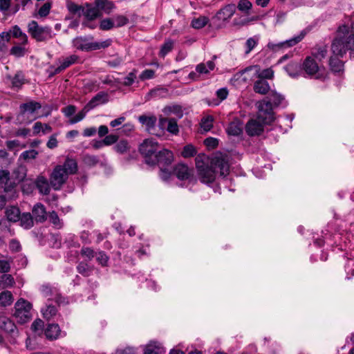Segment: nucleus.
Here are the masks:
<instances>
[{"label":"nucleus","instance_id":"obj_21","mask_svg":"<svg viewBox=\"0 0 354 354\" xmlns=\"http://www.w3.org/2000/svg\"><path fill=\"white\" fill-rule=\"evenodd\" d=\"M41 292L46 297H49V300L55 299L59 302L60 296L55 288H52L49 284H44L40 288Z\"/></svg>","mask_w":354,"mask_h":354},{"label":"nucleus","instance_id":"obj_24","mask_svg":"<svg viewBox=\"0 0 354 354\" xmlns=\"http://www.w3.org/2000/svg\"><path fill=\"white\" fill-rule=\"evenodd\" d=\"M78 59L79 57L76 55H72L69 57H66L61 63V64L58 67L55 68L53 71V75L60 73L62 71H63L72 64H74L75 63L77 62Z\"/></svg>","mask_w":354,"mask_h":354},{"label":"nucleus","instance_id":"obj_23","mask_svg":"<svg viewBox=\"0 0 354 354\" xmlns=\"http://www.w3.org/2000/svg\"><path fill=\"white\" fill-rule=\"evenodd\" d=\"M95 5L98 8L100 12L102 14H110L115 9V6L113 1L109 0H95Z\"/></svg>","mask_w":354,"mask_h":354},{"label":"nucleus","instance_id":"obj_47","mask_svg":"<svg viewBox=\"0 0 354 354\" xmlns=\"http://www.w3.org/2000/svg\"><path fill=\"white\" fill-rule=\"evenodd\" d=\"M208 21L207 17L201 16L192 20V26L195 29H200L203 28L207 24Z\"/></svg>","mask_w":354,"mask_h":354},{"label":"nucleus","instance_id":"obj_62","mask_svg":"<svg viewBox=\"0 0 354 354\" xmlns=\"http://www.w3.org/2000/svg\"><path fill=\"white\" fill-rule=\"evenodd\" d=\"M155 75V71L152 69H146L142 72L140 75L139 78L144 81L146 80H150L153 78Z\"/></svg>","mask_w":354,"mask_h":354},{"label":"nucleus","instance_id":"obj_12","mask_svg":"<svg viewBox=\"0 0 354 354\" xmlns=\"http://www.w3.org/2000/svg\"><path fill=\"white\" fill-rule=\"evenodd\" d=\"M158 149V142L153 139H146L140 145L139 150L145 158V162L148 165L149 159H152L157 153Z\"/></svg>","mask_w":354,"mask_h":354},{"label":"nucleus","instance_id":"obj_36","mask_svg":"<svg viewBox=\"0 0 354 354\" xmlns=\"http://www.w3.org/2000/svg\"><path fill=\"white\" fill-rule=\"evenodd\" d=\"M77 270L80 274L83 275L84 277H88L91 274L93 270V267L89 266L85 261H81L78 263L77 266Z\"/></svg>","mask_w":354,"mask_h":354},{"label":"nucleus","instance_id":"obj_58","mask_svg":"<svg viewBox=\"0 0 354 354\" xmlns=\"http://www.w3.org/2000/svg\"><path fill=\"white\" fill-rule=\"evenodd\" d=\"M25 52V48L21 46H15L10 49V54L17 57H23Z\"/></svg>","mask_w":354,"mask_h":354},{"label":"nucleus","instance_id":"obj_10","mask_svg":"<svg viewBox=\"0 0 354 354\" xmlns=\"http://www.w3.org/2000/svg\"><path fill=\"white\" fill-rule=\"evenodd\" d=\"M196 166L198 170V178L201 183L210 184L214 181L216 178V171L212 167L205 164L197 158L196 160Z\"/></svg>","mask_w":354,"mask_h":354},{"label":"nucleus","instance_id":"obj_4","mask_svg":"<svg viewBox=\"0 0 354 354\" xmlns=\"http://www.w3.org/2000/svg\"><path fill=\"white\" fill-rule=\"evenodd\" d=\"M354 50V33L338 35L333 40L331 50L336 56L342 57L347 50Z\"/></svg>","mask_w":354,"mask_h":354},{"label":"nucleus","instance_id":"obj_57","mask_svg":"<svg viewBox=\"0 0 354 354\" xmlns=\"http://www.w3.org/2000/svg\"><path fill=\"white\" fill-rule=\"evenodd\" d=\"M24 83V78L22 74L17 73L12 80V87L19 88Z\"/></svg>","mask_w":354,"mask_h":354},{"label":"nucleus","instance_id":"obj_52","mask_svg":"<svg viewBox=\"0 0 354 354\" xmlns=\"http://www.w3.org/2000/svg\"><path fill=\"white\" fill-rule=\"evenodd\" d=\"M115 26L114 21L110 18L102 19L100 24V28L102 30H109Z\"/></svg>","mask_w":354,"mask_h":354},{"label":"nucleus","instance_id":"obj_2","mask_svg":"<svg viewBox=\"0 0 354 354\" xmlns=\"http://www.w3.org/2000/svg\"><path fill=\"white\" fill-rule=\"evenodd\" d=\"M77 171V163L72 158H66L63 165H57L50 176V186L55 190H59L66 183L71 174H74Z\"/></svg>","mask_w":354,"mask_h":354},{"label":"nucleus","instance_id":"obj_15","mask_svg":"<svg viewBox=\"0 0 354 354\" xmlns=\"http://www.w3.org/2000/svg\"><path fill=\"white\" fill-rule=\"evenodd\" d=\"M0 329L12 335L17 333V328L15 323L4 315L0 316Z\"/></svg>","mask_w":354,"mask_h":354},{"label":"nucleus","instance_id":"obj_27","mask_svg":"<svg viewBox=\"0 0 354 354\" xmlns=\"http://www.w3.org/2000/svg\"><path fill=\"white\" fill-rule=\"evenodd\" d=\"M107 101V94L104 92H100L89 101L87 107L92 109L100 104L106 103Z\"/></svg>","mask_w":354,"mask_h":354},{"label":"nucleus","instance_id":"obj_39","mask_svg":"<svg viewBox=\"0 0 354 354\" xmlns=\"http://www.w3.org/2000/svg\"><path fill=\"white\" fill-rule=\"evenodd\" d=\"M66 6L71 14L80 17L83 13L84 6H79L71 1H67Z\"/></svg>","mask_w":354,"mask_h":354},{"label":"nucleus","instance_id":"obj_14","mask_svg":"<svg viewBox=\"0 0 354 354\" xmlns=\"http://www.w3.org/2000/svg\"><path fill=\"white\" fill-rule=\"evenodd\" d=\"M174 174L181 180H189L193 176V170L185 164H178L174 169Z\"/></svg>","mask_w":354,"mask_h":354},{"label":"nucleus","instance_id":"obj_3","mask_svg":"<svg viewBox=\"0 0 354 354\" xmlns=\"http://www.w3.org/2000/svg\"><path fill=\"white\" fill-rule=\"evenodd\" d=\"M41 108V104L34 100H29L20 104L17 120L20 123L30 124L40 116L37 111Z\"/></svg>","mask_w":354,"mask_h":354},{"label":"nucleus","instance_id":"obj_22","mask_svg":"<svg viewBox=\"0 0 354 354\" xmlns=\"http://www.w3.org/2000/svg\"><path fill=\"white\" fill-rule=\"evenodd\" d=\"M61 330L58 324H49L44 330L46 338L49 340L57 339L61 335Z\"/></svg>","mask_w":354,"mask_h":354},{"label":"nucleus","instance_id":"obj_18","mask_svg":"<svg viewBox=\"0 0 354 354\" xmlns=\"http://www.w3.org/2000/svg\"><path fill=\"white\" fill-rule=\"evenodd\" d=\"M82 15L89 21L102 17V13L99 12L98 8L95 5V3L93 4L86 3L85 6H84Z\"/></svg>","mask_w":354,"mask_h":354},{"label":"nucleus","instance_id":"obj_43","mask_svg":"<svg viewBox=\"0 0 354 354\" xmlns=\"http://www.w3.org/2000/svg\"><path fill=\"white\" fill-rule=\"evenodd\" d=\"M49 221L53 224V227L56 229H60L63 227V222L59 219L57 212L53 211L48 214Z\"/></svg>","mask_w":354,"mask_h":354},{"label":"nucleus","instance_id":"obj_53","mask_svg":"<svg viewBox=\"0 0 354 354\" xmlns=\"http://www.w3.org/2000/svg\"><path fill=\"white\" fill-rule=\"evenodd\" d=\"M12 35L15 37L19 38L23 44H26L28 41L27 35L24 33L17 26H15L13 28Z\"/></svg>","mask_w":354,"mask_h":354},{"label":"nucleus","instance_id":"obj_32","mask_svg":"<svg viewBox=\"0 0 354 354\" xmlns=\"http://www.w3.org/2000/svg\"><path fill=\"white\" fill-rule=\"evenodd\" d=\"M20 225L24 229H30L33 226V218L30 213H24L19 216Z\"/></svg>","mask_w":354,"mask_h":354},{"label":"nucleus","instance_id":"obj_48","mask_svg":"<svg viewBox=\"0 0 354 354\" xmlns=\"http://www.w3.org/2000/svg\"><path fill=\"white\" fill-rule=\"evenodd\" d=\"M84 163L88 167H94L100 162L97 156L86 154L83 157Z\"/></svg>","mask_w":354,"mask_h":354},{"label":"nucleus","instance_id":"obj_37","mask_svg":"<svg viewBox=\"0 0 354 354\" xmlns=\"http://www.w3.org/2000/svg\"><path fill=\"white\" fill-rule=\"evenodd\" d=\"M215 64L213 61H208L206 64H199L196 67V71L200 74H207L210 71L214 70Z\"/></svg>","mask_w":354,"mask_h":354},{"label":"nucleus","instance_id":"obj_13","mask_svg":"<svg viewBox=\"0 0 354 354\" xmlns=\"http://www.w3.org/2000/svg\"><path fill=\"white\" fill-rule=\"evenodd\" d=\"M267 124L258 118L250 120L245 125V131L250 136H259L263 131V125Z\"/></svg>","mask_w":354,"mask_h":354},{"label":"nucleus","instance_id":"obj_29","mask_svg":"<svg viewBox=\"0 0 354 354\" xmlns=\"http://www.w3.org/2000/svg\"><path fill=\"white\" fill-rule=\"evenodd\" d=\"M285 71L291 77H297L302 72L301 66L295 62H291L284 67Z\"/></svg>","mask_w":354,"mask_h":354},{"label":"nucleus","instance_id":"obj_9","mask_svg":"<svg viewBox=\"0 0 354 354\" xmlns=\"http://www.w3.org/2000/svg\"><path fill=\"white\" fill-rule=\"evenodd\" d=\"M235 4L230 3L221 8L212 18V24L217 29L224 28L236 12Z\"/></svg>","mask_w":354,"mask_h":354},{"label":"nucleus","instance_id":"obj_41","mask_svg":"<svg viewBox=\"0 0 354 354\" xmlns=\"http://www.w3.org/2000/svg\"><path fill=\"white\" fill-rule=\"evenodd\" d=\"M304 35L303 34H301L297 37H295L290 39L278 44L277 46L279 48H288L290 46H293L296 45L297 43H299L304 38Z\"/></svg>","mask_w":354,"mask_h":354},{"label":"nucleus","instance_id":"obj_44","mask_svg":"<svg viewBox=\"0 0 354 354\" xmlns=\"http://www.w3.org/2000/svg\"><path fill=\"white\" fill-rule=\"evenodd\" d=\"M15 284L14 278L10 274H3L0 276V286L3 288L11 287Z\"/></svg>","mask_w":354,"mask_h":354},{"label":"nucleus","instance_id":"obj_25","mask_svg":"<svg viewBox=\"0 0 354 354\" xmlns=\"http://www.w3.org/2000/svg\"><path fill=\"white\" fill-rule=\"evenodd\" d=\"M226 131L230 136H239L243 131V124L240 120L235 119L229 124Z\"/></svg>","mask_w":354,"mask_h":354},{"label":"nucleus","instance_id":"obj_40","mask_svg":"<svg viewBox=\"0 0 354 354\" xmlns=\"http://www.w3.org/2000/svg\"><path fill=\"white\" fill-rule=\"evenodd\" d=\"M329 65L334 73H340L343 71L344 63L337 57H330Z\"/></svg>","mask_w":354,"mask_h":354},{"label":"nucleus","instance_id":"obj_59","mask_svg":"<svg viewBox=\"0 0 354 354\" xmlns=\"http://www.w3.org/2000/svg\"><path fill=\"white\" fill-rule=\"evenodd\" d=\"M43 327L44 322L39 319L35 320L31 325L32 330L37 333H40L43 330Z\"/></svg>","mask_w":354,"mask_h":354},{"label":"nucleus","instance_id":"obj_55","mask_svg":"<svg viewBox=\"0 0 354 354\" xmlns=\"http://www.w3.org/2000/svg\"><path fill=\"white\" fill-rule=\"evenodd\" d=\"M96 260L102 266H106L109 261V257L102 251L96 253Z\"/></svg>","mask_w":354,"mask_h":354},{"label":"nucleus","instance_id":"obj_30","mask_svg":"<svg viewBox=\"0 0 354 354\" xmlns=\"http://www.w3.org/2000/svg\"><path fill=\"white\" fill-rule=\"evenodd\" d=\"M164 348L160 344L154 342L149 344L145 348L144 354H164Z\"/></svg>","mask_w":354,"mask_h":354},{"label":"nucleus","instance_id":"obj_51","mask_svg":"<svg viewBox=\"0 0 354 354\" xmlns=\"http://www.w3.org/2000/svg\"><path fill=\"white\" fill-rule=\"evenodd\" d=\"M96 253L93 248L89 247H82L80 250L81 255L87 258L89 261L96 255Z\"/></svg>","mask_w":354,"mask_h":354},{"label":"nucleus","instance_id":"obj_20","mask_svg":"<svg viewBox=\"0 0 354 354\" xmlns=\"http://www.w3.org/2000/svg\"><path fill=\"white\" fill-rule=\"evenodd\" d=\"M32 212V216L37 223H43L47 219L46 208L40 203L34 205Z\"/></svg>","mask_w":354,"mask_h":354},{"label":"nucleus","instance_id":"obj_46","mask_svg":"<svg viewBox=\"0 0 354 354\" xmlns=\"http://www.w3.org/2000/svg\"><path fill=\"white\" fill-rule=\"evenodd\" d=\"M10 39V34L2 32L0 34V53H5L7 50V44Z\"/></svg>","mask_w":354,"mask_h":354},{"label":"nucleus","instance_id":"obj_35","mask_svg":"<svg viewBox=\"0 0 354 354\" xmlns=\"http://www.w3.org/2000/svg\"><path fill=\"white\" fill-rule=\"evenodd\" d=\"M44 317L48 320L53 319L57 315V309L56 306L51 304H46V308L41 310Z\"/></svg>","mask_w":354,"mask_h":354},{"label":"nucleus","instance_id":"obj_19","mask_svg":"<svg viewBox=\"0 0 354 354\" xmlns=\"http://www.w3.org/2000/svg\"><path fill=\"white\" fill-rule=\"evenodd\" d=\"M0 187L5 192H11L14 188V183L10 179V172L7 170H0Z\"/></svg>","mask_w":354,"mask_h":354},{"label":"nucleus","instance_id":"obj_26","mask_svg":"<svg viewBox=\"0 0 354 354\" xmlns=\"http://www.w3.org/2000/svg\"><path fill=\"white\" fill-rule=\"evenodd\" d=\"M253 89L254 91L257 93L266 95L270 90V86L267 80L259 79L254 82Z\"/></svg>","mask_w":354,"mask_h":354},{"label":"nucleus","instance_id":"obj_54","mask_svg":"<svg viewBox=\"0 0 354 354\" xmlns=\"http://www.w3.org/2000/svg\"><path fill=\"white\" fill-rule=\"evenodd\" d=\"M167 130L169 133L174 134V135H176L178 133L179 129H178V126L177 124V122H176V119L169 118L168 125L167 127Z\"/></svg>","mask_w":354,"mask_h":354},{"label":"nucleus","instance_id":"obj_60","mask_svg":"<svg viewBox=\"0 0 354 354\" xmlns=\"http://www.w3.org/2000/svg\"><path fill=\"white\" fill-rule=\"evenodd\" d=\"M115 22V27H122L129 23V19L124 15H116L114 18Z\"/></svg>","mask_w":354,"mask_h":354},{"label":"nucleus","instance_id":"obj_63","mask_svg":"<svg viewBox=\"0 0 354 354\" xmlns=\"http://www.w3.org/2000/svg\"><path fill=\"white\" fill-rule=\"evenodd\" d=\"M38 155V152L35 149H30L24 151L21 157L24 160L34 159Z\"/></svg>","mask_w":354,"mask_h":354},{"label":"nucleus","instance_id":"obj_6","mask_svg":"<svg viewBox=\"0 0 354 354\" xmlns=\"http://www.w3.org/2000/svg\"><path fill=\"white\" fill-rule=\"evenodd\" d=\"M112 44V39H107L102 41H89L87 37H78L73 40V46L83 51H92L106 48Z\"/></svg>","mask_w":354,"mask_h":354},{"label":"nucleus","instance_id":"obj_61","mask_svg":"<svg viewBox=\"0 0 354 354\" xmlns=\"http://www.w3.org/2000/svg\"><path fill=\"white\" fill-rule=\"evenodd\" d=\"M204 144L208 149H213L218 146V140L215 138L209 137L204 140Z\"/></svg>","mask_w":354,"mask_h":354},{"label":"nucleus","instance_id":"obj_49","mask_svg":"<svg viewBox=\"0 0 354 354\" xmlns=\"http://www.w3.org/2000/svg\"><path fill=\"white\" fill-rule=\"evenodd\" d=\"M237 8L239 10L245 13L246 15H248L249 11L252 8V3L248 0H240L238 3Z\"/></svg>","mask_w":354,"mask_h":354},{"label":"nucleus","instance_id":"obj_38","mask_svg":"<svg viewBox=\"0 0 354 354\" xmlns=\"http://www.w3.org/2000/svg\"><path fill=\"white\" fill-rule=\"evenodd\" d=\"M174 41L171 39H167L164 44L162 45L160 50L159 52V56L165 57L174 48Z\"/></svg>","mask_w":354,"mask_h":354},{"label":"nucleus","instance_id":"obj_7","mask_svg":"<svg viewBox=\"0 0 354 354\" xmlns=\"http://www.w3.org/2000/svg\"><path fill=\"white\" fill-rule=\"evenodd\" d=\"M32 304L24 299H19L15 304L14 317L19 324H23L32 319Z\"/></svg>","mask_w":354,"mask_h":354},{"label":"nucleus","instance_id":"obj_8","mask_svg":"<svg viewBox=\"0 0 354 354\" xmlns=\"http://www.w3.org/2000/svg\"><path fill=\"white\" fill-rule=\"evenodd\" d=\"M28 31L37 41H46L52 39L54 34L49 26H40L35 21H31L28 25Z\"/></svg>","mask_w":354,"mask_h":354},{"label":"nucleus","instance_id":"obj_64","mask_svg":"<svg viewBox=\"0 0 354 354\" xmlns=\"http://www.w3.org/2000/svg\"><path fill=\"white\" fill-rule=\"evenodd\" d=\"M136 78V71H133L129 73L124 78L123 81V84L125 86H131L135 81Z\"/></svg>","mask_w":354,"mask_h":354},{"label":"nucleus","instance_id":"obj_56","mask_svg":"<svg viewBox=\"0 0 354 354\" xmlns=\"http://www.w3.org/2000/svg\"><path fill=\"white\" fill-rule=\"evenodd\" d=\"M181 153L184 158H189L193 157L196 153V151L192 145H188L184 147Z\"/></svg>","mask_w":354,"mask_h":354},{"label":"nucleus","instance_id":"obj_34","mask_svg":"<svg viewBox=\"0 0 354 354\" xmlns=\"http://www.w3.org/2000/svg\"><path fill=\"white\" fill-rule=\"evenodd\" d=\"M6 214L8 221L11 222L19 221L21 215L20 210L18 207L12 206L6 209Z\"/></svg>","mask_w":354,"mask_h":354},{"label":"nucleus","instance_id":"obj_31","mask_svg":"<svg viewBox=\"0 0 354 354\" xmlns=\"http://www.w3.org/2000/svg\"><path fill=\"white\" fill-rule=\"evenodd\" d=\"M258 19H259V17H257V16L252 17H236L233 19L232 25L234 26L241 28L242 26L248 25L252 21H257Z\"/></svg>","mask_w":354,"mask_h":354},{"label":"nucleus","instance_id":"obj_45","mask_svg":"<svg viewBox=\"0 0 354 354\" xmlns=\"http://www.w3.org/2000/svg\"><path fill=\"white\" fill-rule=\"evenodd\" d=\"M129 148V144L126 140H121L114 146L115 151L121 154L127 152Z\"/></svg>","mask_w":354,"mask_h":354},{"label":"nucleus","instance_id":"obj_17","mask_svg":"<svg viewBox=\"0 0 354 354\" xmlns=\"http://www.w3.org/2000/svg\"><path fill=\"white\" fill-rule=\"evenodd\" d=\"M138 120L143 125H145L146 129L151 134H156L157 136H160V133L158 134L155 132V125L157 121V118L154 115L147 116L145 115H140L138 118Z\"/></svg>","mask_w":354,"mask_h":354},{"label":"nucleus","instance_id":"obj_28","mask_svg":"<svg viewBox=\"0 0 354 354\" xmlns=\"http://www.w3.org/2000/svg\"><path fill=\"white\" fill-rule=\"evenodd\" d=\"M50 184H49L48 180L45 177H37L36 180V186L41 194L44 195L48 194L50 191Z\"/></svg>","mask_w":354,"mask_h":354},{"label":"nucleus","instance_id":"obj_11","mask_svg":"<svg viewBox=\"0 0 354 354\" xmlns=\"http://www.w3.org/2000/svg\"><path fill=\"white\" fill-rule=\"evenodd\" d=\"M173 160L174 156L172 152L167 149H162L158 151L152 159H149L148 165H158L159 167H167L171 164Z\"/></svg>","mask_w":354,"mask_h":354},{"label":"nucleus","instance_id":"obj_50","mask_svg":"<svg viewBox=\"0 0 354 354\" xmlns=\"http://www.w3.org/2000/svg\"><path fill=\"white\" fill-rule=\"evenodd\" d=\"M90 109H88V107H87V104H86L81 111H80L77 114H76L73 118H72L71 119L70 122L71 124H75V123H77V122L81 121L82 120H83L85 118L87 112Z\"/></svg>","mask_w":354,"mask_h":354},{"label":"nucleus","instance_id":"obj_42","mask_svg":"<svg viewBox=\"0 0 354 354\" xmlns=\"http://www.w3.org/2000/svg\"><path fill=\"white\" fill-rule=\"evenodd\" d=\"M214 118L212 115H207L201 119L200 125L205 131H209L213 127Z\"/></svg>","mask_w":354,"mask_h":354},{"label":"nucleus","instance_id":"obj_5","mask_svg":"<svg viewBox=\"0 0 354 354\" xmlns=\"http://www.w3.org/2000/svg\"><path fill=\"white\" fill-rule=\"evenodd\" d=\"M236 75L243 77V81L252 80L256 77L266 80L274 77V71L270 68L261 70L259 66L254 65L245 68Z\"/></svg>","mask_w":354,"mask_h":354},{"label":"nucleus","instance_id":"obj_33","mask_svg":"<svg viewBox=\"0 0 354 354\" xmlns=\"http://www.w3.org/2000/svg\"><path fill=\"white\" fill-rule=\"evenodd\" d=\"M13 296L10 291L4 290L0 292V306L6 307L10 306L13 302Z\"/></svg>","mask_w":354,"mask_h":354},{"label":"nucleus","instance_id":"obj_1","mask_svg":"<svg viewBox=\"0 0 354 354\" xmlns=\"http://www.w3.org/2000/svg\"><path fill=\"white\" fill-rule=\"evenodd\" d=\"M285 97L282 95L272 91L270 96L257 103L258 118L266 124H270L274 120V107L285 106Z\"/></svg>","mask_w":354,"mask_h":354},{"label":"nucleus","instance_id":"obj_16","mask_svg":"<svg viewBox=\"0 0 354 354\" xmlns=\"http://www.w3.org/2000/svg\"><path fill=\"white\" fill-rule=\"evenodd\" d=\"M302 70L308 75H314L319 71V66L314 58L311 57H307L301 66Z\"/></svg>","mask_w":354,"mask_h":354}]
</instances>
